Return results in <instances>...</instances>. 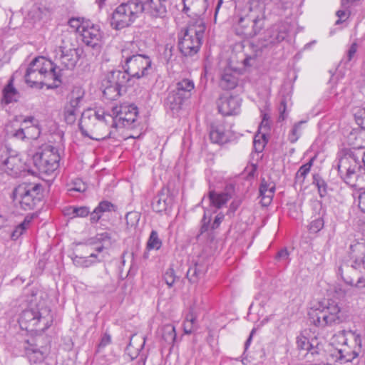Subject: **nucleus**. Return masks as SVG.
<instances>
[{"label":"nucleus","mask_w":365,"mask_h":365,"mask_svg":"<svg viewBox=\"0 0 365 365\" xmlns=\"http://www.w3.org/2000/svg\"><path fill=\"white\" fill-rule=\"evenodd\" d=\"M103 80L107 83H111L123 89V92H125L127 86L132 85L131 82L133 81L124 69L123 71L113 69L108 71Z\"/></svg>","instance_id":"19"},{"label":"nucleus","mask_w":365,"mask_h":365,"mask_svg":"<svg viewBox=\"0 0 365 365\" xmlns=\"http://www.w3.org/2000/svg\"><path fill=\"white\" fill-rule=\"evenodd\" d=\"M102 86L104 88L103 91V96L110 101H115L118 98L123 91V89L111 83H107L104 80H103Z\"/></svg>","instance_id":"30"},{"label":"nucleus","mask_w":365,"mask_h":365,"mask_svg":"<svg viewBox=\"0 0 365 365\" xmlns=\"http://www.w3.org/2000/svg\"><path fill=\"white\" fill-rule=\"evenodd\" d=\"M305 120H301L297 123H296L292 130H290V133L288 135V140L291 143H294L297 141V140L299 138V137L302 135V125L305 123Z\"/></svg>","instance_id":"38"},{"label":"nucleus","mask_w":365,"mask_h":365,"mask_svg":"<svg viewBox=\"0 0 365 365\" xmlns=\"http://www.w3.org/2000/svg\"><path fill=\"white\" fill-rule=\"evenodd\" d=\"M194 88V82L188 78H184L176 83L175 88L173 91L188 99L190 98Z\"/></svg>","instance_id":"28"},{"label":"nucleus","mask_w":365,"mask_h":365,"mask_svg":"<svg viewBox=\"0 0 365 365\" xmlns=\"http://www.w3.org/2000/svg\"><path fill=\"white\" fill-rule=\"evenodd\" d=\"M297 345L298 349L310 351L312 355L318 354L317 348L304 336L300 335L297 337Z\"/></svg>","instance_id":"34"},{"label":"nucleus","mask_w":365,"mask_h":365,"mask_svg":"<svg viewBox=\"0 0 365 365\" xmlns=\"http://www.w3.org/2000/svg\"><path fill=\"white\" fill-rule=\"evenodd\" d=\"M113 120V116L103 110L88 109L81 113L78 126L83 136L100 141L111 138Z\"/></svg>","instance_id":"3"},{"label":"nucleus","mask_w":365,"mask_h":365,"mask_svg":"<svg viewBox=\"0 0 365 365\" xmlns=\"http://www.w3.org/2000/svg\"><path fill=\"white\" fill-rule=\"evenodd\" d=\"M205 31V21L200 17L189 24L182 38L178 42L179 49L183 56H192L198 52Z\"/></svg>","instance_id":"6"},{"label":"nucleus","mask_w":365,"mask_h":365,"mask_svg":"<svg viewBox=\"0 0 365 365\" xmlns=\"http://www.w3.org/2000/svg\"><path fill=\"white\" fill-rule=\"evenodd\" d=\"M176 276L175 274V271L173 268L168 269L163 275V279L166 284L171 287L174 284L175 282Z\"/></svg>","instance_id":"47"},{"label":"nucleus","mask_w":365,"mask_h":365,"mask_svg":"<svg viewBox=\"0 0 365 365\" xmlns=\"http://www.w3.org/2000/svg\"><path fill=\"white\" fill-rule=\"evenodd\" d=\"M166 4V0H128L115 9L111 26L116 30H120L131 25L143 14L151 18L163 19L168 13Z\"/></svg>","instance_id":"1"},{"label":"nucleus","mask_w":365,"mask_h":365,"mask_svg":"<svg viewBox=\"0 0 365 365\" xmlns=\"http://www.w3.org/2000/svg\"><path fill=\"white\" fill-rule=\"evenodd\" d=\"M41 185L39 184L19 185L13 192L14 200L19 203L24 210H34L42 198Z\"/></svg>","instance_id":"10"},{"label":"nucleus","mask_w":365,"mask_h":365,"mask_svg":"<svg viewBox=\"0 0 365 365\" xmlns=\"http://www.w3.org/2000/svg\"><path fill=\"white\" fill-rule=\"evenodd\" d=\"M110 342H111V337H110V334L106 333L103 336V337L101 340V342L99 344V346L101 347H105L107 345H108L109 344H110Z\"/></svg>","instance_id":"63"},{"label":"nucleus","mask_w":365,"mask_h":365,"mask_svg":"<svg viewBox=\"0 0 365 365\" xmlns=\"http://www.w3.org/2000/svg\"><path fill=\"white\" fill-rule=\"evenodd\" d=\"M238 83V75L231 68H225L221 74L219 85L223 90L234 89Z\"/></svg>","instance_id":"21"},{"label":"nucleus","mask_w":365,"mask_h":365,"mask_svg":"<svg viewBox=\"0 0 365 365\" xmlns=\"http://www.w3.org/2000/svg\"><path fill=\"white\" fill-rule=\"evenodd\" d=\"M357 48L358 44L356 42L351 43L347 51L346 57L341 61L340 63L344 64V66H347L354 59L356 53Z\"/></svg>","instance_id":"44"},{"label":"nucleus","mask_w":365,"mask_h":365,"mask_svg":"<svg viewBox=\"0 0 365 365\" xmlns=\"http://www.w3.org/2000/svg\"><path fill=\"white\" fill-rule=\"evenodd\" d=\"M13 135L16 138L22 140L27 139L26 133V125L24 126V128H20L18 130H16L15 133L13 134Z\"/></svg>","instance_id":"57"},{"label":"nucleus","mask_w":365,"mask_h":365,"mask_svg":"<svg viewBox=\"0 0 365 365\" xmlns=\"http://www.w3.org/2000/svg\"><path fill=\"white\" fill-rule=\"evenodd\" d=\"M219 113L223 115H232L239 113L241 99L238 96H221L217 101Z\"/></svg>","instance_id":"18"},{"label":"nucleus","mask_w":365,"mask_h":365,"mask_svg":"<svg viewBox=\"0 0 365 365\" xmlns=\"http://www.w3.org/2000/svg\"><path fill=\"white\" fill-rule=\"evenodd\" d=\"M60 156L56 148L51 145H46L36 152L31 159L33 167L27 171L33 175H50L59 166Z\"/></svg>","instance_id":"9"},{"label":"nucleus","mask_w":365,"mask_h":365,"mask_svg":"<svg viewBox=\"0 0 365 365\" xmlns=\"http://www.w3.org/2000/svg\"><path fill=\"white\" fill-rule=\"evenodd\" d=\"M269 185L270 184H268L267 182L264 180V178H263L262 180V182H261V184L259 186V194L265 195L268 192Z\"/></svg>","instance_id":"61"},{"label":"nucleus","mask_w":365,"mask_h":365,"mask_svg":"<svg viewBox=\"0 0 365 365\" xmlns=\"http://www.w3.org/2000/svg\"><path fill=\"white\" fill-rule=\"evenodd\" d=\"M2 165L5 172L13 177H18L19 174L26 169V164L24 163L19 155H10L3 160Z\"/></svg>","instance_id":"20"},{"label":"nucleus","mask_w":365,"mask_h":365,"mask_svg":"<svg viewBox=\"0 0 365 365\" xmlns=\"http://www.w3.org/2000/svg\"><path fill=\"white\" fill-rule=\"evenodd\" d=\"M19 98V93L14 87L12 80L3 89L2 102L5 104H9L12 102H16Z\"/></svg>","instance_id":"31"},{"label":"nucleus","mask_w":365,"mask_h":365,"mask_svg":"<svg viewBox=\"0 0 365 365\" xmlns=\"http://www.w3.org/2000/svg\"><path fill=\"white\" fill-rule=\"evenodd\" d=\"M314 160H315V157L312 158L309 160V162L302 165L296 173V178H297V179L302 178V181H304L306 176L309 173L310 169L313 165Z\"/></svg>","instance_id":"41"},{"label":"nucleus","mask_w":365,"mask_h":365,"mask_svg":"<svg viewBox=\"0 0 365 365\" xmlns=\"http://www.w3.org/2000/svg\"><path fill=\"white\" fill-rule=\"evenodd\" d=\"M223 219H224L223 214L219 213L218 215H217V216L215 218L214 222H212V224L211 225V230L217 229L219 227L220 224L223 220Z\"/></svg>","instance_id":"60"},{"label":"nucleus","mask_w":365,"mask_h":365,"mask_svg":"<svg viewBox=\"0 0 365 365\" xmlns=\"http://www.w3.org/2000/svg\"><path fill=\"white\" fill-rule=\"evenodd\" d=\"M90 213V210L86 206H82L78 207L77 217H87Z\"/></svg>","instance_id":"62"},{"label":"nucleus","mask_w":365,"mask_h":365,"mask_svg":"<svg viewBox=\"0 0 365 365\" xmlns=\"http://www.w3.org/2000/svg\"><path fill=\"white\" fill-rule=\"evenodd\" d=\"M174 203V195L167 187H163L153 198L151 207L158 213L167 212L172 209Z\"/></svg>","instance_id":"17"},{"label":"nucleus","mask_w":365,"mask_h":365,"mask_svg":"<svg viewBox=\"0 0 365 365\" xmlns=\"http://www.w3.org/2000/svg\"><path fill=\"white\" fill-rule=\"evenodd\" d=\"M24 78L26 84L31 88H43L46 85L47 88H58L61 83V75L56 71L53 62L44 57H36L26 68Z\"/></svg>","instance_id":"2"},{"label":"nucleus","mask_w":365,"mask_h":365,"mask_svg":"<svg viewBox=\"0 0 365 365\" xmlns=\"http://www.w3.org/2000/svg\"><path fill=\"white\" fill-rule=\"evenodd\" d=\"M113 205L107 200L101 201L98 205L96 207V209L101 213L103 214L106 212H110L111 211L112 208L113 207Z\"/></svg>","instance_id":"51"},{"label":"nucleus","mask_w":365,"mask_h":365,"mask_svg":"<svg viewBox=\"0 0 365 365\" xmlns=\"http://www.w3.org/2000/svg\"><path fill=\"white\" fill-rule=\"evenodd\" d=\"M26 133L27 139H37L40 134L41 130L38 125H31V126L26 125Z\"/></svg>","instance_id":"46"},{"label":"nucleus","mask_w":365,"mask_h":365,"mask_svg":"<svg viewBox=\"0 0 365 365\" xmlns=\"http://www.w3.org/2000/svg\"><path fill=\"white\" fill-rule=\"evenodd\" d=\"M259 130L261 134L264 133L265 135H267V131L269 130V123L268 120L266 118L265 115L259 125Z\"/></svg>","instance_id":"56"},{"label":"nucleus","mask_w":365,"mask_h":365,"mask_svg":"<svg viewBox=\"0 0 365 365\" xmlns=\"http://www.w3.org/2000/svg\"><path fill=\"white\" fill-rule=\"evenodd\" d=\"M240 205V200H234L230 205V208L227 211V215L232 216L234 215L235 211L237 210Z\"/></svg>","instance_id":"59"},{"label":"nucleus","mask_w":365,"mask_h":365,"mask_svg":"<svg viewBox=\"0 0 365 365\" xmlns=\"http://www.w3.org/2000/svg\"><path fill=\"white\" fill-rule=\"evenodd\" d=\"M81 29L83 42L86 46L91 47L96 52H100L103 34L99 26L90 25L88 23H86L81 25Z\"/></svg>","instance_id":"15"},{"label":"nucleus","mask_w":365,"mask_h":365,"mask_svg":"<svg viewBox=\"0 0 365 365\" xmlns=\"http://www.w3.org/2000/svg\"><path fill=\"white\" fill-rule=\"evenodd\" d=\"M287 34V25L285 23L279 22L272 26L261 39V48H268L282 41L286 38Z\"/></svg>","instance_id":"16"},{"label":"nucleus","mask_w":365,"mask_h":365,"mask_svg":"<svg viewBox=\"0 0 365 365\" xmlns=\"http://www.w3.org/2000/svg\"><path fill=\"white\" fill-rule=\"evenodd\" d=\"M86 190V185L81 180L78 179L73 182L72 187L68 189V191H76L79 192H83Z\"/></svg>","instance_id":"52"},{"label":"nucleus","mask_w":365,"mask_h":365,"mask_svg":"<svg viewBox=\"0 0 365 365\" xmlns=\"http://www.w3.org/2000/svg\"><path fill=\"white\" fill-rule=\"evenodd\" d=\"M80 110H76L73 108H69L67 106L64 107V117L65 120L68 124H73L75 123L77 116L80 113Z\"/></svg>","instance_id":"43"},{"label":"nucleus","mask_w":365,"mask_h":365,"mask_svg":"<svg viewBox=\"0 0 365 365\" xmlns=\"http://www.w3.org/2000/svg\"><path fill=\"white\" fill-rule=\"evenodd\" d=\"M207 270V266L202 261L194 262L187 272L186 277L191 283L197 282Z\"/></svg>","instance_id":"24"},{"label":"nucleus","mask_w":365,"mask_h":365,"mask_svg":"<svg viewBox=\"0 0 365 365\" xmlns=\"http://www.w3.org/2000/svg\"><path fill=\"white\" fill-rule=\"evenodd\" d=\"M162 337L168 344H173L176 339L175 327L172 324L165 325L163 328Z\"/></svg>","instance_id":"37"},{"label":"nucleus","mask_w":365,"mask_h":365,"mask_svg":"<svg viewBox=\"0 0 365 365\" xmlns=\"http://www.w3.org/2000/svg\"><path fill=\"white\" fill-rule=\"evenodd\" d=\"M84 91L80 88H76L72 91L69 96V101L66 105L76 110H80L83 102L84 101Z\"/></svg>","instance_id":"29"},{"label":"nucleus","mask_w":365,"mask_h":365,"mask_svg":"<svg viewBox=\"0 0 365 365\" xmlns=\"http://www.w3.org/2000/svg\"><path fill=\"white\" fill-rule=\"evenodd\" d=\"M78 207L76 206H71L67 208L66 215H72L71 217H77L78 216Z\"/></svg>","instance_id":"64"},{"label":"nucleus","mask_w":365,"mask_h":365,"mask_svg":"<svg viewBox=\"0 0 365 365\" xmlns=\"http://www.w3.org/2000/svg\"><path fill=\"white\" fill-rule=\"evenodd\" d=\"M279 120H284L286 118L285 115V111H286V100L282 99L279 106Z\"/></svg>","instance_id":"58"},{"label":"nucleus","mask_w":365,"mask_h":365,"mask_svg":"<svg viewBox=\"0 0 365 365\" xmlns=\"http://www.w3.org/2000/svg\"><path fill=\"white\" fill-rule=\"evenodd\" d=\"M324 224L323 219L318 217L311 222L309 230L310 232L317 233L323 228Z\"/></svg>","instance_id":"48"},{"label":"nucleus","mask_w":365,"mask_h":365,"mask_svg":"<svg viewBox=\"0 0 365 365\" xmlns=\"http://www.w3.org/2000/svg\"><path fill=\"white\" fill-rule=\"evenodd\" d=\"M354 116L356 123L362 128L361 134L365 133V109L364 108H356L354 110Z\"/></svg>","instance_id":"42"},{"label":"nucleus","mask_w":365,"mask_h":365,"mask_svg":"<svg viewBox=\"0 0 365 365\" xmlns=\"http://www.w3.org/2000/svg\"><path fill=\"white\" fill-rule=\"evenodd\" d=\"M115 241L116 240L114 238L113 232L108 230L103 232H98L93 237L89 238L86 241V245L93 246L101 244L106 247L110 248Z\"/></svg>","instance_id":"22"},{"label":"nucleus","mask_w":365,"mask_h":365,"mask_svg":"<svg viewBox=\"0 0 365 365\" xmlns=\"http://www.w3.org/2000/svg\"><path fill=\"white\" fill-rule=\"evenodd\" d=\"M313 184L317 187L320 197H325L331 190L327 182L319 174L313 175Z\"/></svg>","instance_id":"32"},{"label":"nucleus","mask_w":365,"mask_h":365,"mask_svg":"<svg viewBox=\"0 0 365 365\" xmlns=\"http://www.w3.org/2000/svg\"><path fill=\"white\" fill-rule=\"evenodd\" d=\"M359 356V351L356 350L349 351L346 348L334 349L329 354V357L336 362L341 364L346 362L352 361V360Z\"/></svg>","instance_id":"23"},{"label":"nucleus","mask_w":365,"mask_h":365,"mask_svg":"<svg viewBox=\"0 0 365 365\" xmlns=\"http://www.w3.org/2000/svg\"><path fill=\"white\" fill-rule=\"evenodd\" d=\"M162 244V240L160 239L158 232L152 230L146 243V250L148 251L152 250H158Z\"/></svg>","instance_id":"35"},{"label":"nucleus","mask_w":365,"mask_h":365,"mask_svg":"<svg viewBox=\"0 0 365 365\" xmlns=\"http://www.w3.org/2000/svg\"><path fill=\"white\" fill-rule=\"evenodd\" d=\"M116 115L113 117V126L117 128H133L135 127L138 117V108L133 105L120 106L115 112Z\"/></svg>","instance_id":"13"},{"label":"nucleus","mask_w":365,"mask_h":365,"mask_svg":"<svg viewBox=\"0 0 365 365\" xmlns=\"http://www.w3.org/2000/svg\"><path fill=\"white\" fill-rule=\"evenodd\" d=\"M31 217L26 216L23 222L18 225L11 234V239L16 240L21 237L27 229L29 223L31 222Z\"/></svg>","instance_id":"36"},{"label":"nucleus","mask_w":365,"mask_h":365,"mask_svg":"<svg viewBox=\"0 0 365 365\" xmlns=\"http://www.w3.org/2000/svg\"><path fill=\"white\" fill-rule=\"evenodd\" d=\"M348 333L351 334L354 336L355 344L358 346V349L360 350L362 346L361 335L359 334H357L355 331L352 330H342L341 331H340V334H341L343 337H345L346 334Z\"/></svg>","instance_id":"50"},{"label":"nucleus","mask_w":365,"mask_h":365,"mask_svg":"<svg viewBox=\"0 0 365 365\" xmlns=\"http://www.w3.org/2000/svg\"><path fill=\"white\" fill-rule=\"evenodd\" d=\"M185 100H187V98H184L182 96H180L179 93L173 90L169 93L166 98L165 105L168 108L173 112L178 111Z\"/></svg>","instance_id":"27"},{"label":"nucleus","mask_w":365,"mask_h":365,"mask_svg":"<svg viewBox=\"0 0 365 365\" xmlns=\"http://www.w3.org/2000/svg\"><path fill=\"white\" fill-rule=\"evenodd\" d=\"M210 217H207V213L205 212L203 217L202 219V225L200 227V232L197 236V239H200L201 236L204 235V233L207 232V240L210 242H213L215 239V235L213 232L214 230H211L209 232L210 223Z\"/></svg>","instance_id":"33"},{"label":"nucleus","mask_w":365,"mask_h":365,"mask_svg":"<svg viewBox=\"0 0 365 365\" xmlns=\"http://www.w3.org/2000/svg\"><path fill=\"white\" fill-rule=\"evenodd\" d=\"M130 53L127 49L123 50V58H125L122 63L123 69L128 73L132 81L147 78L153 71L150 57L133 50Z\"/></svg>","instance_id":"7"},{"label":"nucleus","mask_w":365,"mask_h":365,"mask_svg":"<svg viewBox=\"0 0 365 365\" xmlns=\"http://www.w3.org/2000/svg\"><path fill=\"white\" fill-rule=\"evenodd\" d=\"M26 354L31 363L41 362L44 359L43 352L38 349H26Z\"/></svg>","instance_id":"39"},{"label":"nucleus","mask_w":365,"mask_h":365,"mask_svg":"<svg viewBox=\"0 0 365 365\" xmlns=\"http://www.w3.org/2000/svg\"><path fill=\"white\" fill-rule=\"evenodd\" d=\"M337 168L341 178L351 186L355 185L362 171L365 173V168H362L360 162L354 155L341 157L339 160Z\"/></svg>","instance_id":"12"},{"label":"nucleus","mask_w":365,"mask_h":365,"mask_svg":"<svg viewBox=\"0 0 365 365\" xmlns=\"http://www.w3.org/2000/svg\"><path fill=\"white\" fill-rule=\"evenodd\" d=\"M73 261L76 266L82 267H89L96 263V261L91 259H88V257H83L78 256H76L73 259Z\"/></svg>","instance_id":"45"},{"label":"nucleus","mask_w":365,"mask_h":365,"mask_svg":"<svg viewBox=\"0 0 365 365\" xmlns=\"http://www.w3.org/2000/svg\"><path fill=\"white\" fill-rule=\"evenodd\" d=\"M208 197L210 204L213 207L220 209L232 198V195L227 189L225 192H216L214 190L210 191Z\"/></svg>","instance_id":"25"},{"label":"nucleus","mask_w":365,"mask_h":365,"mask_svg":"<svg viewBox=\"0 0 365 365\" xmlns=\"http://www.w3.org/2000/svg\"><path fill=\"white\" fill-rule=\"evenodd\" d=\"M210 138L213 143L220 145L226 143L227 138L224 126L220 124H212L210 130Z\"/></svg>","instance_id":"26"},{"label":"nucleus","mask_w":365,"mask_h":365,"mask_svg":"<svg viewBox=\"0 0 365 365\" xmlns=\"http://www.w3.org/2000/svg\"><path fill=\"white\" fill-rule=\"evenodd\" d=\"M60 54L55 57L53 66L56 67V71L61 74V71L67 69L73 70L79 61L81 54L78 48H60Z\"/></svg>","instance_id":"14"},{"label":"nucleus","mask_w":365,"mask_h":365,"mask_svg":"<svg viewBox=\"0 0 365 365\" xmlns=\"http://www.w3.org/2000/svg\"><path fill=\"white\" fill-rule=\"evenodd\" d=\"M341 9L336 11V16L339 17V19L336 21V24H340L342 21H344L351 14L350 8H344L341 4Z\"/></svg>","instance_id":"49"},{"label":"nucleus","mask_w":365,"mask_h":365,"mask_svg":"<svg viewBox=\"0 0 365 365\" xmlns=\"http://www.w3.org/2000/svg\"><path fill=\"white\" fill-rule=\"evenodd\" d=\"M196 322L193 319L190 321H185L183 324L184 332L187 334H191L196 328Z\"/></svg>","instance_id":"53"},{"label":"nucleus","mask_w":365,"mask_h":365,"mask_svg":"<svg viewBox=\"0 0 365 365\" xmlns=\"http://www.w3.org/2000/svg\"><path fill=\"white\" fill-rule=\"evenodd\" d=\"M267 142V139L264 133H262L260 136L259 135H256L253 141L255 151L258 153H262L264 149Z\"/></svg>","instance_id":"40"},{"label":"nucleus","mask_w":365,"mask_h":365,"mask_svg":"<svg viewBox=\"0 0 365 365\" xmlns=\"http://www.w3.org/2000/svg\"><path fill=\"white\" fill-rule=\"evenodd\" d=\"M267 4L264 0H249L244 6L237 24L239 34L247 38L259 34L265 26Z\"/></svg>","instance_id":"4"},{"label":"nucleus","mask_w":365,"mask_h":365,"mask_svg":"<svg viewBox=\"0 0 365 365\" xmlns=\"http://www.w3.org/2000/svg\"><path fill=\"white\" fill-rule=\"evenodd\" d=\"M289 253L287 248L280 250L276 255L275 259L277 261H286L289 258Z\"/></svg>","instance_id":"54"},{"label":"nucleus","mask_w":365,"mask_h":365,"mask_svg":"<svg viewBox=\"0 0 365 365\" xmlns=\"http://www.w3.org/2000/svg\"><path fill=\"white\" fill-rule=\"evenodd\" d=\"M53 317L50 310L45 309L40 311L34 309H26L23 311L19 318L18 322L21 329L33 331L40 322H43L44 327L43 331L48 329L52 324Z\"/></svg>","instance_id":"11"},{"label":"nucleus","mask_w":365,"mask_h":365,"mask_svg":"<svg viewBox=\"0 0 365 365\" xmlns=\"http://www.w3.org/2000/svg\"><path fill=\"white\" fill-rule=\"evenodd\" d=\"M90 222L91 224L97 223L102 217V214H101L96 208L93 212H90Z\"/></svg>","instance_id":"55"},{"label":"nucleus","mask_w":365,"mask_h":365,"mask_svg":"<svg viewBox=\"0 0 365 365\" xmlns=\"http://www.w3.org/2000/svg\"><path fill=\"white\" fill-rule=\"evenodd\" d=\"M350 255L352 259L349 267L344 264L339 268L338 274L347 284L354 285L356 288L365 287V277H359L356 283L348 273L354 269H365V242H356L350 246Z\"/></svg>","instance_id":"8"},{"label":"nucleus","mask_w":365,"mask_h":365,"mask_svg":"<svg viewBox=\"0 0 365 365\" xmlns=\"http://www.w3.org/2000/svg\"><path fill=\"white\" fill-rule=\"evenodd\" d=\"M309 319L315 326L324 327L346 322L349 316L337 302L332 299L319 302L308 313Z\"/></svg>","instance_id":"5"}]
</instances>
